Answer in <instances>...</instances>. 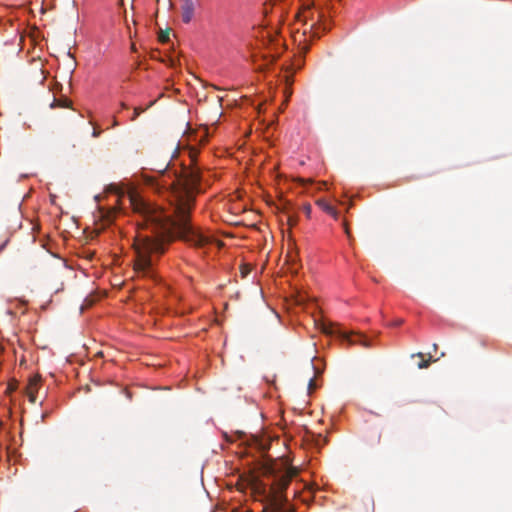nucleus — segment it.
<instances>
[{"instance_id": "nucleus-1", "label": "nucleus", "mask_w": 512, "mask_h": 512, "mask_svg": "<svg viewBox=\"0 0 512 512\" xmlns=\"http://www.w3.org/2000/svg\"><path fill=\"white\" fill-rule=\"evenodd\" d=\"M189 165H182L179 171L164 169L155 175H145L148 186L166 197L170 209L165 212L146 202L136 192H129L127 200L134 214L137 234L133 247L136 258L134 269L138 275L154 278L155 259L165 251V242L178 238L191 246L202 248L212 242L191 222L196 195L202 192L201 172L196 165L198 151L189 149Z\"/></svg>"}, {"instance_id": "nucleus-2", "label": "nucleus", "mask_w": 512, "mask_h": 512, "mask_svg": "<svg viewBox=\"0 0 512 512\" xmlns=\"http://www.w3.org/2000/svg\"><path fill=\"white\" fill-rule=\"evenodd\" d=\"M227 487H237L242 489L246 484L251 485L255 492H259L260 501L269 512H287L289 509V499L283 493L284 486H270L269 482H222Z\"/></svg>"}, {"instance_id": "nucleus-3", "label": "nucleus", "mask_w": 512, "mask_h": 512, "mask_svg": "<svg viewBox=\"0 0 512 512\" xmlns=\"http://www.w3.org/2000/svg\"><path fill=\"white\" fill-rule=\"evenodd\" d=\"M265 475L279 477L278 480H291L299 475L300 470L297 467L289 465L283 460H270L265 466Z\"/></svg>"}, {"instance_id": "nucleus-4", "label": "nucleus", "mask_w": 512, "mask_h": 512, "mask_svg": "<svg viewBox=\"0 0 512 512\" xmlns=\"http://www.w3.org/2000/svg\"><path fill=\"white\" fill-rule=\"evenodd\" d=\"M299 487L294 489V496L302 503L308 504L317 490L325 489L328 482H297Z\"/></svg>"}, {"instance_id": "nucleus-5", "label": "nucleus", "mask_w": 512, "mask_h": 512, "mask_svg": "<svg viewBox=\"0 0 512 512\" xmlns=\"http://www.w3.org/2000/svg\"><path fill=\"white\" fill-rule=\"evenodd\" d=\"M195 12V3L193 0H182L181 15L184 23H189Z\"/></svg>"}, {"instance_id": "nucleus-6", "label": "nucleus", "mask_w": 512, "mask_h": 512, "mask_svg": "<svg viewBox=\"0 0 512 512\" xmlns=\"http://www.w3.org/2000/svg\"><path fill=\"white\" fill-rule=\"evenodd\" d=\"M40 381L41 377L39 375H35L29 379L27 385V395L31 403H35L37 400L36 393L40 387Z\"/></svg>"}, {"instance_id": "nucleus-7", "label": "nucleus", "mask_w": 512, "mask_h": 512, "mask_svg": "<svg viewBox=\"0 0 512 512\" xmlns=\"http://www.w3.org/2000/svg\"><path fill=\"white\" fill-rule=\"evenodd\" d=\"M316 204L317 206H319L323 211H325L327 214L331 215L332 217H334L335 219L338 217V212L337 210L335 209V207H333L332 205H330L327 201H325L324 199H318L316 201Z\"/></svg>"}, {"instance_id": "nucleus-8", "label": "nucleus", "mask_w": 512, "mask_h": 512, "mask_svg": "<svg viewBox=\"0 0 512 512\" xmlns=\"http://www.w3.org/2000/svg\"><path fill=\"white\" fill-rule=\"evenodd\" d=\"M99 213L102 221L108 225L114 221L117 212L114 209H100Z\"/></svg>"}, {"instance_id": "nucleus-9", "label": "nucleus", "mask_w": 512, "mask_h": 512, "mask_svg": "<svg viewBox=\"0 0 512 512\" xmlns=\"http://www.w3.org/2000/svg\"><path fill=\"white\" fill-rule=\"evenodd\" d=\"M412 357H419L421 360L418 362L417 366L419 369H425L428 368L431 364L432 356L429 354V357L427 359L424 358V354L421 352L412 354Z\"/></svg>"}, {"instance_id": "nucleus-10", "label": "nucleus", "mask_w": 512, "mask_h": 512, "mask_svg": "<svg viewBox=\"0 0 512 512\" xmlns=\"http://www.w3.org/2000/svg\"><path fill=\"white\" fill-rule=\"evenodd\" d=\"M70 104V101L65 99L63 101H58L56 99L53 100V102L51 103V108H55V107H68Z\"/></svg>"}, {"instance_id": "nucleus-11", "label": "nucleus", "mask_w": 512, "mask_h": 512, "mask_svg": "<svg viewBox=\"0 0 512 512\" xmlns=\"http://www.w3.org/2000/svg\"><path fill=\"white\" fill-rule=\"evenodd\" d=\"M320 28H321V26L319 24H317L316 22H313L310 24V31L312 32L313 36H315V37L320 36V33H319Z\"/></svg>"}, {"instance_id": "nucleus-12", "label": "nucleus", "mask_w": 512, "mask_h": 512, "mask_svg": "<svg viewBox=\"0 0 512 512\" xmlns=\"http://www.w3.org/2000/svg\"><path fill=\"white\" fill-rule=\"evenodd\" d=\"M158 40L161 42V43H166L168 40H169V31L166 30V31H161L159 36H158Z\"/></svg>"}, {"instance_id": "nucleus-13", "label": "nucleus", "mask_w": 512, "mask_h": 512, "mask_svg": "<svg viewBox=\"0 0 512 512\" xmlns=\"http://www.w3.org/2000/svg\"><path fill=\"white\" fill-rule=\"evenodd\" d=\"M287 222L290 226H295L298 222V218L295 215L288 214L287 216Z\"/></svg>"}, {"instance_id": "nucleus-14", "label": "nucleus", "mask_w": 512, "mask_h": 512, "mask_svg": "<svg viewBox=\"0 0 512 512\" xmlns=\"http://www.w3.org/2000/svg\"><path fill=\"white\" fill-rule=\"evenodd\" d=\"M303 211L306 214L307 217H310L311 214V205L309 203H306L303 205Z\"/></svg>"}, {"instance_id": "nucleus-15", "label": "nucleus", "mask_w": 512, "mask_h": 512, "mask_svg": "<svg viewBox=\"0 0 512 512\" xmlns=\"http://www.w3.org/2000/svg\"><path fill=\"white\" fill-rule=\"evenodd\" d=\"M344 339L349 343V344H356L357 341L355 339H353V335H347L345 334L344 335Z\"/></svg>"}, {"instance_id": "nucleus-16", "label": "nucleus", "mask_w": 512, "mask_h": 512, "mask_svg": "<svg viewBox=\"0 0 512 512\" xmlns=\"http://www.w3.org/2000/svg\"><path fill=\"white\" fill-rule=\"evenodd\" d=\"M141 111H142V110H141L140 108H135V109H134V115H133V117H132V120H135V119L140 115Z\"/></svg>"}, {"instance_id": "nucleus-17", "label": "nucleus", "mask_w": 512, "mask_h": 512, "mask_svg": "<svg viewBox=\"0 0 512 512\" xmlns=\"http://www.w3.org/2000/svg\"><path fill=\"white\" fill-rule=\"evenodd\" d=\"M57 263H58V265H59L61 270L65 269L66 265H65V262L62 259L58 258L57 259Z\"/></svg>"}, {"instance_id": "nucleus-18", "label": "nucleus", "mask_w": 512, "mask_h": 512, "mask_svg": "<svg viewBox=\"0 0 512 512\" xmlns=\"http://www.w3.org/2000/svg\"><path fill=\"white\" fill-rule=\"evenodd\" d=\"M308 388H309V390H313L315 388V381H314V379L311 378L309 380Z\"/></svg>"}, {"instance_id": "nucleus-19", "label": "nucleus", "mask_w": 512, "mask_h": 512, "mask_svg": "<svg viewBox=\"0 0 512 512\" xmlns=\"http://www.w3.org/2000/svg\"><path fill=\"white\" fill-rule=\"evenodd\" d=\"M306 13H310V9L307 8L306 10H304L302 12V16L305 18V24L307 25L306 20H307L308 16L306 15Z\"/></svg>"}, {"instance_id": "nucleus-20", "label": "nucleus", "mask_w": 512, "mask_h": 512, "mask_svg": "<svg viewBox=\"0 0 512 512\" xmlns=\"http://www.w3.org/2000/svg\"><path fill=\"white\" fill-rule=\"evenodd\" d=\"M232 512H252V511H250V510H248V509H240V508H237V509L232 510Z\"/></svg>"}, {"instance_id": "nucleus-21", "label": "nucleus", "mask_w": 512, "mask_h": 512, "mask_svg": "<svg viewBox=\"0 0 512 512\" xmlns=\"http://www.w3.org/2000/svg\"><path fill=\"white\" fill-rule=\"evenodd\" d=\"M204 481H201L200 484H201V487L203 488V490L207 493V495L210 497V494L209 492L206 490L205 486H204Z\"/></svg>"}, {"instance_id": "nucleus-22", "label": "nucleus", "mask_w": 512, "mask_h": 512, "mask_svg": "<svg viewBox=\"0 0 512 512\" xmlns=\"http://www.w3.org/2000/svg\"><path fill=\"white\" fill-rule=\"evenodd\" d=\"M402 323H403V320H402V319H399V320L395 321V322L393 323V325H395V326H399V325H401Z\"/></svg>"}, {"instance_id": "nucleus-23", "label": "nucleus", "mask_w": 512, "mask_h": 512, "mask_svg": "<svg viewBox=\"0 0 512 512\" xmlns=\"http://www.w3.org/2000/svg\"><path fill=\"white\" fill-rule=\"evenodd\" d=\"M130 49H131L132 52H136V46H135L134 43L131 44Z\"/></svg>"}, {"instance_id": "nucleus-24", "label": "nucleus", "mask_w": 512, "mask_h": 512, "mask_svg": "<svg viewBox=\"0 0 512 512\" xmlns=\"http://www.w3.org/2000/svg\"><path fill=\"white\" fill-rule=\"evenodd\" d=\"M345 232H346V234H347L348 236L350 235V232H349V230H348L347 226L345 227Z\"/></svg>"}, {"instance_id": "nucleus-25", "label": "nucleus", "mask_w": 512, "mask_h": 512, "mask_svg": "<svg viewBox=\"0 0 512 512\" xmlns=\"http://www.w3.org/2000/svg\"><path fill=\"white\" fill-rule=\"evenodd\" d=\"M437 348H438V345H437L436 343H435V344H433V349H434V351H436V350H437Z\"/></svg>"}, {"instance_id": "nucleus-26", "label": "nucleus", "mask_w": 512, "mask_h": 512, "mask_svg": "<svg viewBox=\"0 0 512 512\" xmlns=\"http://www.w3.org/2000/svg\"><path fill=\"white\" fill-rule=\"evenodd\" d=\"M278 483H279V484H285L286 482L280 481V482H278Z\"/></svg>"}]
</instances>
